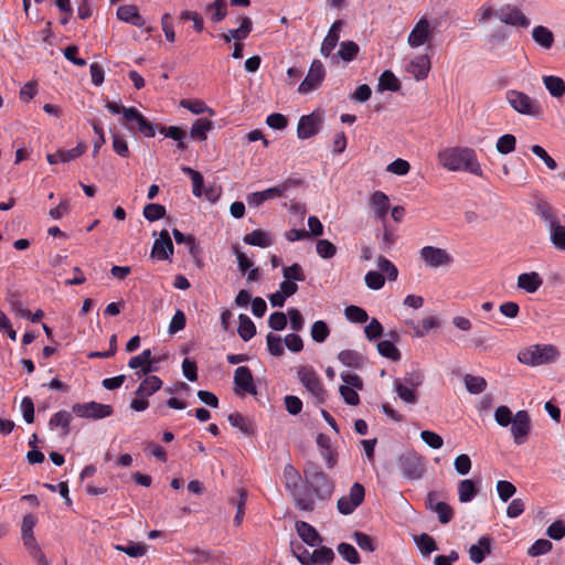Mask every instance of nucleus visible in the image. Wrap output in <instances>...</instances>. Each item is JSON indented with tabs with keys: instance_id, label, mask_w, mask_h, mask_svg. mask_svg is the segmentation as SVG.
Instances as JSON below:
<instances>
[{
	"instance_id": "nucleus-1",
	"label": "nucleus",
	"mask_w": 565,
	"mask_h": 565,
	"mask_svg": "<svg viewBox=\"0 0 565 565\" xmlns=\"http://www.w3.org/2000/svg\"><path fill=\"white\" fill-rule=\"evenodd\" d=\"M303 483L299 495H308L313 500L329 501L334 491V481L313 461H307L303 467Z\"/></svg>"
},
{
	"instance_id": "nucleus-2",
	"label": "nucleus",
	"mask_w": 565,
	"mask_h": 565,
	"mask_svg": "<svg viewBox=\"0 0 565 565\" xmlns=\"http://www.w3.org/2000/svg\"><path fill=\"white\" fill-rule=\"evenodd\" d=\"M438 159L443 167L449 171H466L477 177H483L476 151L471 148H448L439 152Z\"/></svg>"
},
{
	"instance_id": "nucleus-3",
	"label": "nucleus",
	"mask_w": 565,
	"mask_h": 565,
	"mask_svg": "<svg viewBox=\"0 0 565 565\" xmlns=\"http://www.w3.org/2000/svg\"><path fill=\"white\" fill-rule=\"evenodd\" d=\"M559 355V350L554 344H533L521 350L518 360L522 364L537 366L553 363Z\"/></svg>"
},
{
	"instance_id": "nucleus-4",
	"label": "nucleus",
	"mask_w": 565,
	"mask_h": 565,
	"mask_svg": "<svg viewBox=\"0 0 565 565\" xmlns=\"http://www.w3.org/2000/svg\"><path fill=\"white\" fill-rule=\"evenodd\" d=\"M286 480V489L294 499L295 507L300 511L312 512L316 509V501L308 495H299L300 491L298 482L300 480L299 472L291 465H287L284 469Z\"/></svg>"
},
{
	"instance_id": "nucleus-5",
	"label": "nucleus",
	"mask_w": 565,
	"mask_h": 565,
	"mask_svg": "<svg viewBox=\"0 0 565 565\" xmlns=\"http://www.w3.org/2000/svg\"><path fill=\"white\" fill-rule=\"evenodd\" d=\"M507 100L519 114L532 117H540L542 114L541 105L523 92L515 89L508 90Z\"/></svg>"
},
{
	"instance_id": "nucleus-6",
	"label": "nucleus",
	"mask_w": 565,
	"mask_h": 565,
	"mask_svg": "<svg viewBox=\"0 0 565 565\" xmlns=\"http://www.w3.org/2000/svg\"><path fill=\"white\" fill-rule=\"evenodd\" d=\"M397 463L402 475L408 480L420 479L425 472L424 458L414 451L402 454Z\"/></svg>"
},
{
	"instance_id": "nucleus-7",
	"label": "nucleus",
	"mask_w": 565,
	"mask_h": 565,
	"mask_svg": "<svg viewBox=\"0 0 565 565\" xmlns=\"http://www.w3.org/2000/svg\"><path fill=\"white\" fill-rule=\"evenodd\" d=\"M297 374L301 384L317 398L318 403H324L326 390L315 370L312 367L300 366Z\"/></svg>"
},
{
	"instance_id": "nucleus-8",
	"label": "nucleus",
	"mask_w": 565,
	"mask_h": 565,
	"mask_svg": "<svg viewBox=\"0 0 565 565\" xmlns=\"http://www.w3.org/2000/svg\"><path fill=\"white\" fill-rule=\"evenodd\" d=\"M137 125V129L147 138H152L156 136V129L159 127L156 124L150 122L137 108L129 107L128 110L125 111V126L128 130H134Z\"/></svg>"
},
{
	"instance_id": "nucleus-9",
	"label": "nucleus",
	"mask_w": 565,
	"mask_h": 565,
	"mask_svg": "<svg viewBox=\"0 0 565 565\" xmlns=\"http://www.w3.org/2000/svg\"><path fill=\"white\" fill-rule=\"evenodd\" d=\"M364 497L365 489L363 484L360 482H354L350 488L349 495H343L338 500V511L343 515L353 513L354 510L362 504Z\"/></svg>"
},
{
	"instance_id": "nucleus-10",
	"label": "nucleus",
	"mask_w": 565,
	"mask_h": 565,
	"mask_svg": "<svg viewBox=\"0 0 565 565\" xmlns=\"http://www.w3.org/2000/svg\"><path fill=\"white\" fill-rule=\"evenodd\" d=\"M73 412L78 417L90 418V419H102L113 415L114 409L110 405L100 404L97 402H88V403H76L72 407Z\"/></svg>"
},
{
	"instance_id": "nucleus-11",
	"label": "nucleus",
	"mask_w": 565,
	"mask_h": 565,
	"mask_svg": "<svg viewBox=\"0 0 565 565\" xmlns=\"http://www.w3.org/2000/svg\"><path fill=\"white\" fill-rule=\"evenodd\" d=\"M420 259L431 268L449 266L454 259L446 249L435 246H424L419 250Z\"/></svg>"
},
{
	"instance_id": "nucleus-12",
	"label": "nucleus",
	"mask_w": 565,
	"mask_h": 565,
	"mask_svg": "<svg viewBox=\"0 0 565 565\" xmlns=\"http://www.w3.org/2000/svg\"><path fill=\"white\" fill-rule=\"evenodd\" d=\"M326 76V70L321 61L315 60L309 68V72L305 79L300 83L298 92L307 94L311 90L317 89L323 82Z\"/></svg>"
},
{
	"instance_id": "nucleus-13",
	"label": "nucleus",
	"mask_w": 565,
	"mask_h": 565,
	"mask_svg": "<svg viewBox=\"0 0 565 565\" xmlns=\"http://www.w3.org/2000/svg\"><path fill=\"white\" fill-rule=\"evenodd\" d=\"M495 17L502 23L509 25L521 28H527L530 25V20L524 15V13L519 8L511 4H505L495 10Z\"/></svg>"
},
{
	"instance_id": "nucleus-14",
	"label": "nucleus",
	"mask_w": 565,
	"mask_h": 565,
	"mask_svg": "<svg viewBox=\"0 0 565 565\" xmlns=\"http://www.w3.org/2000/svg\"><path fill=\"white\" fill-rule=\"evenodd\" d=\"M511 433L514 438V443L518 445H522L531 429V418L526 411H519L514 415V419L511 423Z\"/></svg>"
},
{
	"instance_id": "nucleus-15",
	"label": "nucleus",
	"mask_w": 565,
	"mask_h": 565,
	"mask_svg": "<svg viewBox=\"0 0 565 565\" xmlns=\"http://www.w3.org/2000/svg\"><path fill=\"white\" fill-rule=\"evenodd\" d=\"M321 117L316 113L301 116L297 127V136L300 139H309L320 130Z\"/></svg>"
},
{
	"instance_id": "nucleus-16",
	"label": "nucleus",
	"mask_w": 565,
	"mask_h": 565,
	"mask_svg": "<svg viewBox=\"0 0 565 565\" xmlns=\"http://www.w3.org/2000/svg\"><path fill=\"white\" fill-rule=\"evenodd\" d=\"M173 243L167 230H162L153 243L151 256L159 260H167L173 255Z\"/></svg>"
},
{
	"instance_id": "nucleus-17",
	"label": "nucleus",
	"mask_w": 565,
	"mask_h": 565,
	"mask_svg": "<svg viewBox=\"0 0 565 565\" xmlns=\"http://www.w3.org/2000/svg\"><path fill=\"white\" fill-rule=\"evenodd\" d=\"M234 384L236 390L244 393L256 395L257 388L254 383L252 371L248 366H238L234 372Z\"/></svg>"
},
{
	"instance_id": "nucleus-18",
	"label": "nucleus",
	"mask_w": 565,
	"mask_h": 565,
	"mask_svg": "<svg viewBox=\"0 0 565 565\" xmlns=\"http://www.w3.org/2000/svg\"><path fill=\"white\" fill-rule=\"evenodd\" d=\"M344 25L343 20H335L332 25L330 26L327 36L324 38L321 47L320 53L328 57L332 53V51L335 49L339 39H340V32L342 26Z\"/></svg>"
},
{
	"instance_id": "nucleus-19",
	"label": "nucleus",
	"mask_w": 565,
	"mask_h": 565,
	"mask_svg": "<svg viewBox=\"0 0 565 565\" xmlns=\"http://www.w3.org/2000/svg\"><path fill=\"white\" fill-rule=\"evenodd\" d=\"M430 35L429 21L426 18L419 19L408 35V44L418 47L425 44Z\"/></svg>"
},
{
	"instance_id": "nucleus-20",
	"label": "nucleus",
	"mask_w": 565,
	"mask_h": 565,
	"mask_svg": "<svg viewBox=\"0 0 565 565\" xmlns=\"http://www.w3.org/2000/svg\"><path fill=\"white\" fill-rule=\"evenodd\" d=\"M295 529L302 542L311 547L318 546L322 542L318 531L306 521H296Z\"/></svg>"
},
{
	"instance_id": "nucleus-21",
	"label": "nucleus",
	"mask_w": 565,
	"mask_h": 565,
	"mask_svg": "<svg viewBox=\"0 0 565 565\" xmlns=\"http://www.w3.org/2000/svg\"><path fill=\"white\" fill-rule=\"evenodd\" d=\"M430 71V60L428 55H418L407 66V72L417 81L425 79Z\"/></svg>"
},
{
	"instance_id": "nucleus-22",
	"label": "nucleus",
	"mask_w": 565,
	"mask_h": 565,
	"mask_svg": "<svg viewBox=\"0 0 565 565\" xmlns=\"http://www.w3.org/2000/svg\"><path fill=\"white\" fill-rule=\"evenodd\" d=\"M117 18L138 28L145 25V19L139 14L138 8L134 4L120 6L117 9Z\"/></svg>"
},
{
	"instance_id": "nucleus-23",
	"label": "nucleus",
	"mask_w": 565,
	"mask_h": 565,
	"mask_svg": "<svg viewBox=\"0 0 565 565\" xmlns=\"http://www.w3.org/2000/svg\"><path fill=\"white\" fill-rule=\"evenodd\" d=\"M543 285V279L536 271L523 273L518 277V287L529 294L536 292Z\"/></svg>"
},
{
	"instance_id": "nucleus-24",
	"label": "nucleus",
	"mask_w": 565,
	"mask_h": 565,
	"mask_svg": "<svg viewBox=\"0 0 565 565\" xmlns=\"http://www.w3.org/2000/svg\"><path fill=\"white\" fill-rule=\"evenodd\" d=\"M371 207L375 211L377 218L385 222L390 210V199L382 191H375L370 200Z\"/></svg>"
},
{
	"instance_id": "nucleus-25",
	"label": "nucleus",
	"mask_w": 565,
	"mask_h": 565,
	"mask_svg": "<svg viewBox=\"0 0 565 565\" xmlns=\"http://www.w3.org/2000/svg\"><path fill=\"white\" fill-rule=\"evenodd\" d=\"M491 553V539L488 536H482L479 539L478 544H473L469 548L470 559L480 564L486 558L487 554Z\"/></svg>"
},
{
	"instance_id": "nucleus-26",
	"label": "nucleus",
	"mask_w": 565,
	"mask_h": 565,
	"mask_svg": "<svg viewBox=\"0 0 565 565\" xmlns=\"http://www.w3.org/2000/svg\"><path fill=\"white\" fill-rule=\"evenodd\" d=\"M162 384L163 383L159 376L148 375L136 390V395L139 397H148L159 391L162 387Z\"/></svg>"
},
{
	"instance_id": "nucleus-27",
	"label": "nucleus",
	"mask_w": 565,
	"mask_h": 565,
	"mask_svg": "<svg viewBox=\"0 0 565 565\" xmlns=\"http://www.w3.org/2000/svg\"><path fill=\"white\" fill-rule=\"evenodd\" d=\"M281 191L277 189L276 186L266 189L264 191L254 192L247 195V203L250 206L258 207L260 206L265 201L271 200L275 198H280Z\"/></svg>"
},
{
	"instance_id": "nucleus-28",
	"label": "nucleus",
	"mask_w": 565,
	"mask_h": 565,
	"mask_svg": "<svg viewBox=\"0 0 565 565\" xmlns=\"http://www.w3.org/2000/svg\"><path fill=\"white\" fill-rule=\"evenodd\" d=\"M338 360L345 366L361 369L364 364V356L355 350H342L338 354Z\"/></svg>"
},
{
	"instance_id": "nucleus-29",
	"label": "nucleus",
	"mask_w": 565,
	"mask_h": 565,
	"mask_svg": "<svg viewBox=\"0 0 565 565\" xmlns=\"http://www.w3.org/2000/svg\"><path fill=\"white\" fill-rule=\"evenodd\" d=\"M213 121L206 118L196 119L190 130V137L199 141H205L207 139V132L212 130Z\"/></svg>"
},
{
	"instance_id": "nucleus-30",
	"label": "nucleus",
	"mask_w": 565,
	"mask_h": 565,
	"mask_svg": "<svg viewBox=\"0 0 565 565\" xmlns=\"http://www.w3.org/2000/svg\"><path fill=\"white\" fill-rule=\"evenodd\" d=\"M479 492L477 483L471 479H463L458 483V497L462 503L470 502Z\"/></svg>"
},
{
	"instance_id": "nucleus-31",
	"label": "nucleus",
	"mask_w": 565,
	"mask_h": 565,
	"mask_svg": "<svg viewBox=\"0 0 565 565\" xmlns=\"http://www.w3.org/2000/svg\"><path fill=\"white\" fill-rule=\"evenodd\" d=\"M243 242L248 245L262 248L269 247L273 244L271 237L262 230H254L243 237Z\"/></svg>"
},
{
	"instance_id": "nucleus-32",
	"label": "nucleus",
	"mask_w": 565,
	"mask_h": 565,
	"mask_svg": "<svg viewBox=\"0 0 565 565\" xmlns=\"http://www.w3.org/2000/svg\"><path fill=\"white\" fill-rule=\"evenodd\" d=\"M533 40L543 49H551L554 44L553 32L543 25H537L532 31Z\"/></svg>"
},
{
	"instance_id": "nucleus-33",
	"label": "nucleus",
	"mask_w": 565,
	"mask_h": 565,
	"mask_svg": "<svg viewBox=\"0 0 565 565\" xmlns=\"http://www.w3.org/2000/svg\"><path fill=\"white\" fill-rule=\"evenodd\" d=\"M24 546L38 565H50L34 535L22 537Z\"/></svg>"
},
{
	"instance_id": "nucleus-34",
	"label": "nucleus",
	"mask_w": 565,
	"mask_h": 565,
	"mask_svg": "<svg viewBox=\"0 0 565 565\" xmlns=\"http://www.w3.org/2000/svg\"><path fill=\"white\" fill-rule=\"evenodd\" d=\"M543 83L553 97L561 98L565 95V82L563 78L548 75L543 77Z\"/></svg>"
},
{
	"instance_id": "nucleus-35",
	"label": "nucleus",
	"mask_w": 565,
	"mask_h": 565,
	"mask_svg": "<svg viewBox=\"0 0 565 565\" xmlns=\"http://www.w3.org/2000/svg\"><path fill=\"white\" fill-rule=\"evenodd\" d=\"M227 420L233 427L238 428L243 434L247 436L254 434V428L250 419L242 415L241 413H231L227 416Z\"/></svg>"
},
{
	"instance_id": "nucleus-36",
	"label": "nucleus",
	"mask_w": 565,
	"mask_h": 565,
	"mask_svg": "<svg viewBox=\"0 0 565 565\" xmlns=\"http://www.w3.org/2000/svg\"><path fill=\"white\" fill-rule=\"evenodd\" d=\"M394 387L397 396L407 404H416L418 401V394L415 391V387H408L401 380H396L394 382Z\"/></svg>"
},
{
	"instance_id": "nucleus-37",
	"label": "nucleus",
	"mask_w": 565,
	"mask_h": 565,
	"mask_svg": "<svg viewBox=\"0 0 565 565\" xmlns=\"http://www.w3.org/2000/svg\"><path fill=\"white\" fill-rule=\"evenodd\" d=\"M207 13H211L210 19L214 23L223 21L227 15V3L225 0H214L205 8Z\"/></svg>"
},
{
	"instance_id": "nucleus-38",
	"label": "nucleus",
	"mask_w": 565,
	"mask_h": 565,
	"mask_svg": "<svg viewBox=\"0 0 565 565\" xmlns=\"http://www.w3.org/2000/svg\"><path fill=\"white\" fill-rule=\"evenodd\" d=\"M550 239L558 250H565V226L557 221L550 227Z\"/></svg>"
},
{
	"instance_id": "nucleus-39",
	"label": "nucleus",
	"mask_w": 565,
	"mask_h": 565,
	"mask_svg": "<svg viewBox=\"0 0 565 565\" xmlns=\"http://www.w3.org/2000/svg\"><path fill=\"white\" fill-rule=\"evenodd\" d=\"M72 420V415L67 411H58L55 413L51 419L49 425L51 427H61L62 428V435L66 436L70 434V424Z\"/></svg>"
},
{
	"instance_id": "nucleus-40",
	"label": "nucleus",
	"mask_w": 565,
	"mask_h": 565,
	"mask_svg": "<svg viewBox=\"0 0 565 565\" xmlns=\"http://www.w3.org/2000/svg\"><path fill=\"white\" fill-rule=\"evenodd\" d=\"M238 329L237 332L244 341H249L256 334V327L252 319L246 315H239L238 317Z\"/></svg>"
},
{
	"instance_id": "nucleus-41",
	"label": "nucleus",
	"mask_w": 565,
	"mask_h": 565,
	"mask_svg": "<svg viewBox=\"0 0 565 565\" xmlns=\"http://www.w3.org/2000/svg\"><path fill=\"white\" fill-rule=\"evenodd\" d=\"M401 88V83L393 72L386 70L379 78V89L397 92Z\"/></svg>"
},
{
	"instance_id": "nucleus-42",
	"label": "nucleus",
	"mask_w": 565,
	"mask_h": 565,
	"mask_svg": "<svg viewBox=\"0 0 565 565\" xmlns=\"http://www.w3.org/2000/svg\"><path fill=\"white\" fill-rule=\"evenodd\" d=\"M535 213L548 225V227L558 221L553 207L543 200H540L536 203Z\"/></svg>"
},
{
	"instance_id": "nucleus-43",
	"label": "nucleus",
	"mask_w": 565,
	"mask_h": 565,
	"mask_svg": "<svg viewBox=\"0 0 565 565\" xmlns=\"http://www.w3.org/2000/svg\"><path fill=\"white\" fill-rule=\"evenodd\" d=\"M360 46L354 41H343L337 55L344 62H351L356 58Z\"/></svg>"
},
{
	"instance_id": "nucleus-44",
	"label": "nucleus",
	"mask_w": 565,
	"mask_h": 565,
	"mask_svg": "<svg viewBox=\"0 0 565 565\" xmlns=\"http://www.w3.org/2000/svg\"><path fill=\"white\" fill-rule=\"evenodd\" d=\"M377 351L382 356L390 359L394 362L399 361L402 358L401 351L392 341L388 340L380 341L377 343Z\"/></svg>"
},
{
	"instance_id": "nucleus-45",
	"label": "nucleus",
	"mask_w": 565,
	"mask_h": 565,
	"mask_svg": "<svg viewBox=\"0 0 565 565\" xmlns=\"http://www.w3.org/2000/svg\"><path fill=\"white\" fill-rule=\"evenodd\" d=\"M237 498L232 500V503L236 507V514L234 516V524L236 526L241 525L245 515V504L247 501V491L245 489H239L237 492Z\"/></svg>"
},
{
	"instance_id": "nucleus-46",
	"label": "nucleus",
	"mask_w": 565,
	"mask_h": 565,
	"mask_svg": "<svg viewBox=\"0 0 565 565\" xmlns=\"http://www.w3.org/2000/svg\"><path fill=\"white\" fill-rule=\"evenodd\" d=\"M463 382L467 391L471 394H480L487 388V381L482 376L467 374Z\"/></svg>"
},
{
	"instance_id": "nucleus-47",
	"label": "nucleus",
	"mask_w": 565,
	"mask_h": 565,
	"mask_svg": "<svg viewBox=\"0 0 565 565\" xmlns=\"http://www.w3.org/2000/svg\"><path fill=\"white\" fill-rule=\"evenodd\" d=\"M310 334L315 342L322 343L330 335V328L326 321L318 320L311 326Z\"/></svg>"
},
{
	"instance_id": "nucleus-48",
	"label": "nucleus",
	"mask_w": 565,
	"mask_h": 565,
	"mask_svg": "<svg viewBox=\"0 0 565 565\" xmlns=\"http://www.w3.org/2000/svg\"><path fill=\"white\" fill-rule=\"evenodd\" d=\"M142 214L149 222H156L166 216L167 210L163 205L158 203H148L145 205Z\"/></svg>"
},
{
	"instance_id": "nucleus-49",
	"label": "nucleus",
	"mask_w": 565,
	"mask_h": 565,
	"mask_svg": "<svg viewBox=\"0 0 565 565\" xmlns=\"http://www.w3.org/2000/svg\"><path fill=\"white\" fill-rule=\"evenodd\" d=\"M516 138L514 135L505 134L501 136L495 145L497 151L501 154H509L515 150Z\"/></svg>"
},
{
	"instance_id": "nucleus-50",
	"label": "nucleus",
	"mask_w": 565,
	"mask_h": 565,
	"mask_svg": "<svg viewBox=\"0 0 565 565\" xmlns=\"http://www.w3.org/2000/svg\"><path fill=\"white\" fill-rule=\"evenodd\" d=\"M430 511L437 513L441 524H448L455 515L454 509L446 502H437Z\"/></svg>"
},
{
	"instance_id": "nucleus-51",
	"label": "nucleus",
	"mask_w": 565,
	"mask_h": 565,
	"mask_svg": "<svg viewBox=\"0 0 565 565\" xmlns=\"http://www.w3.org/2000/svg\"><path fill=\"white\" fill-rule=\"evenodd\" d=\"M347 319L354 323H365L369 320L367 312L358 306L351 305L344 309Z\"/></svg>"
},
{
	"instance_id": "nucleus-52",
	"label": "nucleus",
	"mask_w": 565,
	"mask_h": 565,
	"mask_svg": "<svg viewBox=\"0 0 565 565\" xmlns=\"http://www.w3.org/2000/svg\"><path fill=\"white\" fill-rule=\"evenodd\" d=\"M312 563L311 564H330L334 559V553L332 548L328 546H320L311 553Z\"/></svg>"
},
{
	"instance_id": "nucleus-53",
	"label": "nucleus",
	"mask_w": 565,
	"mask_h": 565,
	"mask_svg": "<svg viewBox=\"0 0 565 565\" xmlns=\"http://www.w3.org/2000/svg\"><path fill=\"white\" fill-rule=\"evenodd\" d=\"M377 267L380 269V273H382L388 280L397 279L398 270L396 266L386 257L380 256L377 258Z\"/></svg>"
},
{
	"instance_id": "nucleus-54",
	"label": "nucleus",
	"mask_w": 565,
	"mask_h": 565,
	"mask_svg": "<svg viewBox=\"0 0 565 565\" xmlns=\"http://www.w3.org/2000/svg\"><path fill=\"white\" fill-rule=\"evenodd\" d=\"M352 539L363 551L374 552L376 550L377 545L374 539L366 533L356 531L352 534Z\"/></svg>"
},
{
	"instance_id": "nucleus-55",
	"label": "nucleus",
	"mask_w": 565,
	"mask_h": 565,
	"mask_svg": "<svg viewBox=\"0 0 565 565\" xmlns=\"http://www.w3.org/2000/svg\"><path fill=\"white\" fill-rule=\"evenodd\" d=\"M338 552L350 564H359L361 561L355 547L349 543H340L338 545Z\"/></svg>"
},
{
	"instance_id": "nucleus-56",
	"label": "nucleus",
	"mask_w": 565,
	"mask_h": 565,
	"mask_svg": "<svg viewBox=\"0 0 565 565\" xmlns=\"http://www.w3.org/2000/svg\"><path fill=\"white\" fill-rule=\"evenodd\" d=\"M415 541L422 554L424 555H429L430 553L438 550L436 541L426 533L420 534L418 537H416Z\"/></svg>"
},
{
	"instance_id": "nucleus-57",
	"label": "nucleus",
	"mask_w": 565,
	"mask_h": 565,
	"mask_svg": "<svg viewBox=\"0 0 565 565\" xmlns=\"http://www.w3.org/2000/svg\"><path fill=\"white\" fill-rule=\"evenodd\" d=\"M253 30V22L248 17L242 18L241 25L237 29H232L231 36L236 41L246 39Z\"/></svg>"
},
{
	"instance_id": "nucleus-58",
	"label": "nucleus",
	"mask_w": 565,
	"mask_h": 565,
	"mask_svg": "<svg viewBox=\"0 0 565 565\" xmlns=\"http://www.w3.org/2000/svg\"><path fill=\"white\" fill-rule=\"evenodd\" d=\"M317 254L323 258H332L337 254V246L328 239H319L316 244Z\"/></svg>"
},
{
	"instance_id": "nucleus-59",
	"label": "nucleus",
	"mask_w": 565,
	"mask_h": 565,
	"mask_svg": "<svg viewBox=\"0 0 565 565\" xmlns=\"http://www.w3.org/2000/svg\"><path fill=\"white\" fill-rule=\"evenodd\" d=\"M159 132L177 142H181L182 139H186V131L179 126H160Z\"/></svg>"
},
{
	"instance_id": "nucleus-60",
	"label": "nucleus",
	"mask_w": 565,
	"mask_h": 565,
	"mask_svg": "<svg viewBox=\"0 0 565 565\" xmlns=\"http://www.w3.org/2000/svg\"><path fill=\"white\" fill-rule=\"evenodd\" d=\"M282 276L285 279L291 280V281H303L306 279L305 271L298 263H295L291 266L285 267L282 269Z\"/></svg>"
},
{
	"instance_id": "nucleus-61",
	"label": "nucleus",
	"mask_w": 565,
	"mask_h": 565,
	"mask_svg": "<svg viewBox=\"0 0 565 565\" xmlns=\"http://www.w3.org/2000/svg\"><path fill=\"white\" fill-rule=\"evenodd\" d=\"M268 352L274 356H281L285 352L282 340L279 335L268 333L266 337Z\"/></svg>"
},
{
	"instance_id": "nucleus-62",
	"label": "nucleus",
	"mask_w": 565,
	"mask_h": 565,
	"mask_svg": "<svg viewBox=\"0 0 565 565\" xmlns=\"http://www.w3.org/2000/svg\"><path fill=\"white\" fill-rule=\"evenodd\" d=\"M383 332V326L376 318H372L370 323L364 328V333L369 341L380 339Z\"/></svg>"
},
{
	"instance_id": "nucleus-63",
	"label": "nucleus",
	"mask_w": 565,
	"mask_h": 565,
	"mask_svg": "<svg viewBox=\"0 0 565 565\" xmlns=\"http://www.w3.org/2000/svg\"><path fill=\"white\" fill-rule=\"evenodd\" d=\"M364 280L370 289L379 290L385 284V276L380 271L370 270L366 273Z\"/></svg>"
},
{
	"instance_id": "nucleus-64",
	"label": "nucleus",
	"mask_w": 565,
	"mask_h": 565,
	"mask_svg": "<svg viewBox=\"0 0 565 565\" xmlns=\"http://www.w3.org/2000/svg\"><path fill=\"white\" fill-rule=\"evenodd\" d=\"M494 419L498 425L507 427L513 422L514 416L508 406L501 405L494 412Z\"/></svg>"
}]
</instances>
